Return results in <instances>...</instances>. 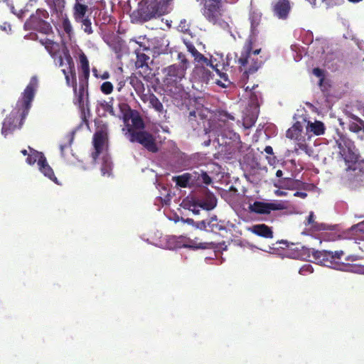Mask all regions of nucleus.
<instances>
[{"label": "nucleus", "instance_id": "1", "mask_svg": "<svg viewBox=\"0 0 364 364\" xmlns=\"http://www.w3.org/2000/svg\"><path fill=\"white\" fill-rule=\"evenodd\" d=\"M337 160L343 161L345 168L342 178L352 189L364 186V159L362 158L355 141L345 134L338 133L335 139Z\"/></svg>", "mask_w": 364, "mask_h": 364}, {"label": "nucleus", "instance_id": "2", "mask_svg": "<svg viewBox=\"0 0 364 364\" xmlns=\"http://www.w3.org/2000/svg\"><path fill=\"white\" fill-rule=\"evenodd\" d=\"M261 52V48L253 50V41L250 38L245 41L240 57L235 53L227 55L226 61L222 63V70L228 71L237 64L240 71L244 70V74L248 77L249 74L257 71L266 60L262 55L258 56Z\"/></svg>", "mask_w": 364, "mask_h": 364}, {"label": "nucleus", "instance_id": "3", "mask_svg": "<svg viewBox=\"0 0 364 364\" xmlns=\"http://www.w3.org/2000/svg\"><path fill=\"white\" fill-rule=\"evenodd\" d=\"M38 87V79L33 76L22 93L21 100L17 102L18 109H14L4 119L1 133L6 136L16 129L21 128L23 120L28 114L31 107Z\"/></svg>", "mask_w": 364, "mask_h": 364}, {"label": "nucleus", "instance_id": "4", "mask_svg": "<svg viewBox=\"0 0 364 364\" xmlns=\"http://www.w3.org/2000/svg\"><path fill=\"white\" fill-rule=\"evenodd\" d=\"M218 125L215 129L217 141L220 146H231L232 143L238 144L240 136L232 129V123L230 120L235 121V117L225 111L218 113Z\"/></svg>", "mask_w": 364, "mask_h": 364}, {"label": "nucleus", "instance_id": "5", "mask_svg": "<svg viewBox=\"0 0 364 364\" xmlns=\"http://www.w3.org/2000/svg\"><path fill=\"white\" fill-rule=\"evenodd\" d=\"M202 14L210 23L221 28L228 27L230 18L228 11L223 6L221 0H208L204 4Z\"/></svg>", "mask_w": 364, "mask_h": 364}, {"label": "nucleus", "instance_id": "6", "mask_svg": "<svg viewBox=\"0 0 364 364\" xmlns=\"http://www.w3.org/2000/svg\"><path fill=\"white\" fill-rule=\"evenodd\" d=\"M179 63L173 64L165 68L164 82L167 86L178 87L186 75V71L189 65V61L183 53H178Z\"/></svg>", "mask_w": 364, "mask_h": 364}, {"label": "nucleus", "instance_id": "7", "mask_svg": "<svg viewBox=\"0 0 364 364\" xmlns=\"http://www.w3.org/2000/svg\"><path fill=\"white\" fill-rule=\"evenodd\" d=\"M89 4L90 2L88 0H75L72 6V15L74 21L81 24L83 31L87 35H91L94 31L91 19L87 14L90 11Z\"/></svg>", "mask_w": 364, "mask_h": 364}, {"label": "nucleus", "instance_id": "8", "mask_svg": "<svg viewBox=\"0 0 364 364\" xmlns=\"http://www.w3.org/2000/svg\"><path fill=\"white\" fill-rule=\"evenodd\" d=\"M160 17L152 0H141L137 8L130 14L131 21L134 23H144Z\"/></svg>", "mask_w": 364, "mask_h": 364}, {"label": "nucleus", "instance_id": "9", "mask_svg": "<svg viewBox=\"0 0 364 364\" xmlns=\"http://www.w3.org/2000/svg\"><path fill=\"white\" fill-rule=\"evenodd\" d=\"M311 255L314 261L321 265L338 269H341L343 267L344 264L341 262V257L344 255V252L342 250L333 252L312 249Z\"/></svg>", "mask_w": 364, "mask_h": 364}, {"label": "nucleus", "instance_id": "10", "mask_svg": "<svg viewBox=\"0 0 364 364\" xmlns=\"http://www.w3.org/2000/svg\"><path fill=\"white\" fill-rule=\"evenodd\" d=\"M125 136L132 143H138L151 153H156L159 150L154 136L144 130H135L127 124V132Z\"/></svg>", "mask_w": 364, "mask_h": 364}, {"label": "nucleus", "instance_id": "11", "mask_svg": "<svg viewBox=\"0 0 364 364\" xmlns=\"http://www.w3.org/2000/svg\"><path fill=\"white\" fill-rule=\"evenodd\" d=\"M119 107L122 114L119 117L122 118L127 127L129 124V121L131 119L132 125H130V127L132 128H134L135 130H143L144 129L145 124L142 118L138 113L134 114V111L127 103H120Z\"/></svg>", "mask_w": 364, "mask_h": 364}, {"label": "nucleus", "instance_id": "12", "mask_svg": "<svg viewBox=\"0 0 364 364\" xmlns=\"http://www.w3.org/2000/svg\"><path fill=\"white\" fill-rule=\"evenodd\" d=\"M49 14L47 10L44 9H38L36 14H32L28 21V23L31 24L33 28H37L41 25L43 26V32L47 33L51 27L50 24L45 21L46 19L48 18Z\"/></svg>", "mask_w": 364, "mask_h": 364}, {"label": "nucleus", "instance_id": "13", "mask_svg": "<svg viewBox=\"0 0 364 364\" xmlns=\"http://www.w3.org/2000/svg\"><path fill=\"white\" fill-rule=\"evenodd\" d=\"M215 61L216 58H211L210 59L208 58V62H210V63H207L208 65L201 63H196L194 73L202 82L208 83L211 79H213V72L210 70V66H213V63Z\"/></svg>", "mask_w": 364, "mask_h": 364}, {"label": "nucleus", "instance_id": "14", "mask_svg": "<svg viewBox=\"0 0 364 364\" xmlns=\"http://www.w3.org/2000/svg\"><path fill=\"white\" fill-rule=\"evenodd\" d=\"M274 15L279 19H287L291 11V4L289 0H277L272 4Z\"/></svg>", "mask_w": 364, "mask_h": 364}, {"label": "nucleus", "instance_id": "15", "mask_svg": "<svg viewBox=\"0 0 364 364\" xmlns=\"http://www.w3.org/2000/svg\"><path fill=\"white\" fill-rule=\"evenodd\" d=\"M284 206L281 203H263L255 201L251 206L252 212L258 214H269L272 210H278L283 209Z\"/></svg>", "mask_w": 364, "mask_h": 364}, {"label": "nucleus", "instance_id": "16", "mask_svg": "<svg viewBox=\"0 0 364 364\" xmlns=\"http://www.w3.org/2000/svg\"><path fill=\"white\" fill-rule=\"evenodd\" d=\"M65 58L68 64L67 69H63L62 73L65 75V77H66V75H70L72 77V84H73V88L74 92H77V80H76V73H75V64L73 62V60L72 57L70 56L68 51H66L65 53Z\"/></svg>", "mask_w": 364, "mask_h": 364}, {"label": "nucleus", "instance_id": "17", "mask_svg": "<svg viewBox=\"0 0 364 364\" xmlns=\"http://www.w3.org/2000/svg\"><path fill=\"white\" fill-rule=\"evenodd\" d=\"M50 9L51 16L60 18L65 9L66 0H45Z\"/></svg>", "mask_w": 364, "mask_h": 364}, {"label": "nucleus", "instance_id": "18", "mask_svg": "<svg viewBox=\"0 0 364 364\" xmlns=\"http://www.w3.org/2000/svg\"><path fill=\"white\" fill-rule=\"evenodd\" d=\"M351 118L354 122H350L348 124V129L353 133L357 134L358 137L360 140H364V121L360 117L352 115Z\"/></svg>", "mask_w": 364, "mask_h": 364}, {"label": "nucleus", "instance_id": "19", "mask_svg": "<svg viewBox=\"0 0 364 364\" xmlns=\"http://www.w3.org/2000/svg\"><path fill=\"white\" fill-rule=\"evenodd\" d=\"M250 230L256 235L266 239H271L273 237V231L272 228L265 224L254 225L250 228Z\"/></svg>", "mask_w": 364, "mask_h": 364}, {"label": "nucleus", "instance_id": "20", "mask_svg": "<svg viewBox=\"0 0 364 364\" xmlns=\"http://www.w3.org/2000/svg\"><path fill=\"white\" fill-rule=\"evenodd\" d=\"M160 16L170 13L173 9L174 0H152Z\"/></svg>", "mask_w": 364, "mask_h": 364}, {"label": "nucleus", "instance_id": "21", "mask_svg": "<svg viewBox=\"0 0 364 364\" xmlns=\"http://www.w3.org/2000/svg\"><path fill=\"white\" fill-rule=\"evenodd\" d=\"M134 42L136 43L139 44V48H136L135 50V53L136 55V60L135 62L136 68L142 66L144 65H148V60H149V56L143 53L141 51L149 50V48L143 45L141 43H139L136 41H134Z\"/></svg>", "mask_w": 364, "mask_h": 364}, {"label": "nucleus", "instance_id": "22", "mask_svg": "<svg viewBox=\"0 0 364 364\" xmlns=\"http://www.w3.org/2000/svg\"><path fill=\"white\" fill-rule=\"evenodd\" d=\"M105 141V134L102 132H97L93 136V145L95 147V152L92 153V157L96 159L102 153Z\"/></svg>", "mask_w": 364, "mask_h": 364}, {"label": "nucleus", "instance_id": "23", "mask_svg": "<svg viewBox=\"0 0 364 364\" xmlns=\"http://www.w3.org/2000/svg\"><path fill=\"white\" fill-rule=\"evenodd\" d=\"M39 41L53 58H55L60 53V46L58 43L48 38L40 39Z\"/></svg>", "mask_w": 364, "mask_h": 364}, {"label": "nucleus", "instance_id": "24", "mask_svg": "<svg viewBox=\"0 0 364 364\" xmlns=\"http://www.w3.org/2000/svg\"><path fill=\"white\" fill-rule=\"evenodd\" d=\"M129 83L140 97L143 102H146L145 97L146 95L144 94L145 87L144 84L136 75H131L129 77Z\"/></svg>", "mask_w": 364, "mask_h": 364}, {"label": "nucleus", "instance_id": "25", "mask_svg": "<svg viewBox=\"0 0 364 364\" xmlns=\"http://www.w3.org/2000/svg\"><path fill=\"white\" fill-rule=\"evenodd\" d=\"M207 225L208 226V231L213 232L226 230L225 222L224 220H218L215 215L208 218Z\"/></svg>", "mask_w": 364, "mask_h": 364}, {"label": "nucleus", "instance_id": "26", "mask_svg": "<svg viewBox=\"0 0 364 364\" xmlns=\"http://www.w3.org/2000/svg\"><path fill=\"white\" fill-rule=\"evenodd\" d=\"M38 168L45 176L48 177L55 183H57V178L55 176L53 168L48 164L46 157L41 156V159H40L39 161Z\"/></svg>", "mask_w": 364, "mask_h": 364}, {"label": "nucleus", "instance_id": "27", "mask_svg": "<svg viewBox=\"0 0 364 364\" xmlns=\"http://www.w3.org/2000/svg\"><path fill=\"white\" fill-rule=\"evenodd\" d=\"M302 125L300 122H296L287 131L286 136L287 138L293 140L300 139L302 135Z\"/></svg>", "mask_w": 364, "mask_h": 364}, {"label": "nucleus", "instance_id": "28", "mask_svg": "<svg viewBox=\"0 0 364 364\" xmlns=\"http://www.w3.org/2000/svg\"><path fill=\"white\" fill-rule=\"evenodd\" d=\"M190 173H185L180 176H173L172 180L176 186L181 188H186L192 186L191 178Z\"/></svg>", "mask_w": 364, "mask_h": 364}, {"label": "nucleus", "instance_id": "29", "mask_svg": "<svg viewBox=\"0 0 364 364\" xmlns=\"http://www.w3.org/2000/svg\"><path fill=\"white\" fill-rule=\"evenodd\" d=\"M262 13L257 10L251 11L250 13L249 20L251 24V31L252 33H255L257 27L260 24L262 20Z\"/></svg>", "mask_w": 364, "mask_h": 364}, {"label": "nucleus", "instance_id": "30", "mask_svg": "<svg viewBox=\"0 0 364 364\" xmlns=\"http://www.w3.org/2000/svg\"><path fill=\"white\" fill-rule=\"evenodd\" d=\"M186 47L188 50L191 53V55L194 58V60L196 63H201L208 65V58L204 55L200 53L193 44L186 43ZM208 63H210V62H208Z\"/></svg>", "mask_w": 364, "mask_h": 364}, {"label": "nucleus", "instance_id": "31", "mask_svg": "<svg viewBox=\"0 0 364 364\" xmlns=\"http://www.w3.org/2000/svg\"><path fill=\"white\" fill-rule=\"evenodd\" d=\"M146 102H149L150 106L154 108L156 112L162 113L164 112V105L160 102L159 98L154 94L150 93L145 97Z\"/></svg>", "mask_w": 364, "mask_h": 364}, {"label": "nucleus", "instance_id": "32", "mask_svg": "<svg viewBox=\"0 0 364 364\" xmlns=\"http://www.w3.org/2000/svg\"><path fill=\"white\" fill-rule=\"evenodd\" d=\"M29 154H28V157L26 159V163L29 165H33L36 162H37L38 166H39L40 159L42 157H46L42 152L38 151L28 146Z\"/></svg>", "mask_w": 364, "mask_h": 364}, {"label": "nucleus", "instance_id": "33", "mask_svg": "<svg viewBox=\"0 0 364 364\" xmlns=\"http://www.w3.org/2000/svg\"><path fill=\"white\" fill-rule=\"evenodd\" d=\"M60 17H62L61 27L68 37L70 38L74 34L72 23L67 14H63Z\"/></svg>", "mask_w": 364, "mask_h": 364}, {"label": "nucleus", "instance_id": "34", "mask_svg": "<svg viewBox=\"0 0 364 364\" xmlns=\"http://www.w3.org/2000/svg\"><path fill=\"white\" fill-rule=\"evenodd\" d=\"M308 131L313 132L315 135L319 136L325 132V126L323 122L316 121L314 123H309L307 127Z\"/></svg>", "mask_w": 364, "mask_h": 364}, {"label": "nucleus", "instance_id": "35", "mask_svg": "<svg viewBox=\"0 0 364 364\" xmlns=\"http://www.w3.org/2000/svg\"><path fill=\"white\" fill-rule=\"evenodd\" d=\"M77 94V104L81 109H84V99L85 97L87 98L88 97V92H87V87H83V85L79 86V90L78 92H75Z\"/></svg>", "mask_w": 364, "mask_h": 364}, {"label": "nucleus", "instance_id": "36", "mask_svg": "<svg viewBox=\"0 0 364 364\" xmlns=\"http://www.w3.org/2000/svg\"><path fill=\"white\" fill-rule=\"evenodd\" d=\"M222 63L216 59V61L213 63V66H210V69L216 72V73L223 79L225 82L230 83L228 80V75L225 72V70H222Z\"/></svg>", "mask_w": 364, "mask_h": 364}, {"label": "nucleus", "instance_id": "37", "mask_svg": "<svg viewBox=\"0 0 364 364\" xmlns=\"http://www.w3.org/2000/svg\"><path fill=\"white\" fill-rule=\"evenodd\" d=\"M295 141H296L294 147V152L296 154H299V151L301 150L304 151L308 155L311 154V150L306 144L304 136H301L300 139H296Z\"/></svg>", "mask_w": 364, "mask_h": 364}, {"label": "nucleus", "instance_id": "38", "mask_svg": "<svg viewBox=\"0 0 364 364\" xmlns=\"http://www.w3.org/2000/svg\"><path fill=\"white\" fill-rule=\"evenodd\" d=\"M197 204L199 207L205 210H210L216 206V200L212 196L209 197L208 200H198Z\"/></svg>", "mask_w": 364, "mask_h": 364}, {"label": "nucleus", "instance_id": "39", "mask_svg": "<svg viewBox=\"0 0 364 364\" xmlns=\"http://www.w3.org/2000/svg\"><path fill=\"white\" fill-rule=\"evenodd\" d=\"M136 68L138 70V74L145 80L149 81L152 78V70L149 65H144Z\"/></svg>", "mask_w": 364, "mask_h": 364}, {"label": "nucleus", "instance_id": "40", "mask_svg": "<svg viewBox=\"0 0 364 364\" xmlns=\"http://www.w3.org/2000/svg\"><path fill=\"white\" fill-rule=\"evenodd\" d=\"M113 98H110L109 101H102L100 102V107L105 111L109 112L112 116H116L113 107Z\"/></svg>", "mask_w": 364, "mask_h": 364}, {"label": "nucleus", "instance_id": "41", "mask_svg": "<svg viewBox=\"0 0 364 364\" xmlns=\"http://www.w3.org/2000/svg\"><path fill=\"white\" fill-rule=\"evenodd\" d=\"M79 60H80V71H85V70L90 71L88 59H87L86 55L83 52L80 53Z\"/></svg>", "mask_w": 364, "mask_h": 364}, {"label": "nucleus", "instance_id": "42", "mask_svg": "<svg viewBox=\"0 0 364 364\" xmlns=\"http://www.w3.org/2000/svg\"><path fill=\"white\" fill-rule=\"evenodd\" d=\"M90 71H80L79 74V86L88 87V80Z\"/></svg>", "mask_w": 364, "mask_h": 364}, {"label": "nucleus", "instance_id": "43", "mask_svg": "<svg viewBox=\"0 0 364 364\" xmlns=\"http://www.w3.org/2000/svg\"><path fill=\"white\" fill-rule=\"evenodd\" d=\"M100 90L102 93L109 95L113 91V85L110 82H104L100 87Z\"/></svg>", "mask_w": 364, "mask_h": 364}, {"label": "nucleus", "instance_id": "44", "mask_svg": "<svg viewBox=\"0 0 364 364\" xmlns=\"http://www.w3.org/2000/svg\"><path fill=\"white\" fill-rule=\"evenodd\" d=\"M200 171H194L193 172H190V175L193 177H191V183H192V186H200Z\"/></svg>", "mask_w": 364, "mask_h": 364}, {"label": "nucleus", "instance_id": "45", "mask_svg": "<svg viewBox=\"0 0 364 364\" xmlns=\"http://www.w3.org/2000/svg\"><path fill=\"white\" fill-rule=\"evenodd\" d=\"M200 186L202 184L208 185V184L211 183V182H212V179L209 176V175L206 172L201 171V170H200Z\"/></svg>", "mask_w": 364, "mask_h": 364}, {"label": "nucleus", "instance_id": "46", "mask_svg": "<svg viewBox=\"0 0 364 364\" xmlns=\"http://www.w3.org/2000/svg\"><path fill=\"white\" fill-rule=\"evenodd\" d=\"M314 272V269L311 264H306L303 265L299 269V274L304 276L308 275Z\"/></svg>", "mask_w": 364, "mask_h": 364}, {"label": "nucleus", "instance_id": "47", "mask_svg": "<svg viewBox=\"0 0 364 364\" xmlns=\"http://www.w3.org/2000/svg\"><path fill=\"white\" fill-rule=\"evenodd\" d=\"M208 218L206 220H203L198 222H196L194 227L196 228L199 229L200 230H208V226L207 225Z\"/></svg>", "mask_w": 364, "mask_h": 364}, {"label": "nucleus", "instance_id": "48", "mask_svg": "<svg viewBox=\"0 0 364 364\" xmlns=\"http://www.w3.org/2000/svg\"><path fill=\"white\" fill-rule=\"evenodd\" d=\"M351 230L364 234V220L351 227Z\"/></svg>", "mask_w": 364, "mask_h": 364}, {"label": "nucleus", "instance_id": "49", "mask_svg": "<svg viewBox=\"0 0 364 364\" xmlns=\"http://www.w3.org/2000/svg\"><path fill=\"white\" fill-rule=\"evenodd\" d=\"M326 226L323 223H318L317 222H314L311 225V229L314 231H320L323 230H326Z\"/></svg>", "mask_w": 364, "mask_h": 364}, {"label": "nucleus", "instance_id": "50", "mask_svg": "<svg viewBox=\"0 0 364 364\" xmlns=\"http://www.w3.org/2000/svg\"><path fill=\"white\" fill-rule=\"evenodd\" d=\"M312 73H313V74H314L315 76H316V77H319V78H321V77L322 78L323 77H324L323 70H321V68H314V69H313V70H312Z\"/></svg>", "mask_w": 364, "mask_h": 364}, {"label": "nucleus", "instance_id": "51", "mask_svg": "<svg viewBox=\"0 0 364 364\" xmlns=\"http://www.w3.org/2000/svg\"><path fill=\"white\" fill-rule=\"evenodd\" d=\"M55 64L58 65L59 67H61L64 64V60H63V58L62 57L61 55H60V53L55 56Z\"/></svg>", "mask_w": 364, "mask_h": 364}, {"label": "nucleus", "instance_id": "52", "mask_svg": "<svg viewBox=\"0 0 364 364\" xmlns=\"http://www.w3.org/2000/svg\"><path fill=\"white\" fill-rule=\"evenodd\" d=\"M196 113L197 112L195 110H192V111L189 112V114H188V119L189 122L192 123L193 121L196 120Z\"/></svg>", "mask_w": 364, "mask_h": 364}, {"label": "nucleus", "instance_id": "53", "mask_svg": "<svg viewBox=\"0 0 364 364\" xmlns=\"http://www.w3.org/2000/svg\"><path fill=\"white\" fill-rule=\"evenodd\" d=\"M315 222L314 220V214L313 212H311L307 218V221L305 223L306 225H311L312 223Z\"/></svg>", "mask_w": 364, "mask_h": 364}, {"label": "nucleus", "instance_id": "54", "mask_svg": "<svg viewBox=\"0 0 364 364\" xmlns=\"http://www.w3.org/2000/svg\"><path fill=\"white\" fill-rule=\"evenodd\" d=\"M361 258V257L358 256V255H348L346 260V261H350V262H355V261H357L358 259H360Z\"/></svg>", "mask_w": 364, "mask_h": 364}, {"label": "nucleus", "instance_id": "55", "mask_svg": "<svg viewBox=\"0 0 364 364\" xmlns=\"http://www.w3.org/2000/svg\"><path fill=\"white\" fill-rule=\"evenodd\" d=\"M294 196L296 197H300L301 198H305L307 196V193L305 192L296 191V193H294Z\"/></svg>", "mask_w": 364, "mask_h": 364}, {"label": "nucleus", "instance_id": "56", "mask_svg": "<svg viewBox=\"0 0 364 364\" xmlns=\"http://www.w3.org/2000/svg\"><path fill=\"white\" fill-rule=\"evenodd\" d=\"M65 78V80H66L67 85L68 87H73L72 77H71L70 75H66V77Z\"/></svg>", "mask_w": 364, "mask_h": 364}, {"label": "nucleus", "instance_id": "57", "mask_svg": "<svg viewBox=\"0 0 364 364\" xmlns=\"http://www.w3.org/2000/svg\"><path fill=\"white\" fill-rule=\"evenodd\" d=\"M264 151L267 154H269V155H273L274 154V152H273V149L271 146H267L265 148H264Z\"/></svg>", "mask_w": 364, "mask_h": 364}, {"label": "nucleus", "instance_id": "58", "mask_svg": "<svg viewBox=\"0 0 364 364\" xmlns=\"http://www.w3.org/2000/svg\"><path fill=\"white\" fill-rule=\"evenodd\" d=\"M125 85V81L124 80H122L120 81L119 83H118V87H117V90L118 91H120L122 90V88Z\"/></svg>", "mask_w": 364, "mask_h": 364}, {"label": "nucleus", "instance_id": "59", "mask_svg": "<svg viewBox=\"0 0 364 364\" xmlns=\"http://www.w3.org/2000/svg\"><path fill=\"white\" fill-rule=\"evenodd\" d=\"M323 1L325 2L328 6H332L334 4V0H323ZM336 4V3H335V4Z\"/></svg>", "mask_w": 364, "mask_h": 364}, {"label": "nucleus", "instance_id": "60", "mask_svg": "<svg viewBox=\"0 0 364 364\" xmlns=\"http://www.w3.org/2000/svg\"><path fill=\"white\" fill-rule=\"evenodd\" d=\"M185 222H186V223H188V224H189V225H193V226H194V225H195V223H196V222L194 221V220H193V219H192V218H187V219L185 220Z\"/></svg>", "mask_w": 364, "mask_h": 364}, {"label": "nucleus", "instance_id": "61", "mask_svg": "<svg viewBox=\"0 0 364 364\" xmlns=\"http://www.w3.org/2000/svg\"><path fill=\"white\" fill-rule=\"evenodd\" d=\"M276 193L277 196H284L287 195V192L283 191H279V190L277 191Z\"/></svg>", "mask_w": 364, "mask_h": 364}, {"label": "nucleus", "instance_id": "62", "mask_svg": "<svg viewBox=\"0 0 364 364\" xmlns=\"http://www.w3.org/2000/svg\"><path fill=\"white\" fill-rule=\"evenodd\" d=\"M109 74L108 72H105L102 76H101V78L103 79V80H105V79H107L109 78Z\"/></svg>", "mask_w": 364, "mask_h": 364}, {"label": "nucleus", "instance_id": "63", "mask_svg": "<svg viewBox=\"0 0 364 364\" xmlns=\"http://www.w3.org/2000/svg\"><path fill=\"white\" fill-rule=\"evenodd\" d=\"M283 175V172L282 170H277V172H276V176L278 177V178H280L282 177Z\"/></svg>", "mask_w": 364, "mask_h": 364}, {"label": "nucleus", "instance_id": "64", "mask_svg": "<svg viewBox=\"0 0 364 364\" xmlns=\"http://www.w3.org/2000/svg\"><path fill=\"white\" fill-rule=\"evenodd\" d=\"M210 144V139H208V140L204 141V142L203 143V145L204 146H208Z\"/></svg>", "mask_w": 364, "mask_h": 364}]
</instances>
